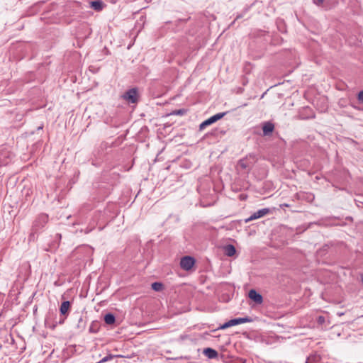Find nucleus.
Segmentation results:
<instances>
[{
  "label": "nucleus",
  "instance_id": "nucleus-6",
  "mask_svg": "<svg viewBox=\"0 0 363 363\" xmlns=\"http://www.w3.org/2000/svg\"><path fill=\"white\" fill-rule=\"evenodd\" d=\"M274 130V125L269 121L265 122L262 125L263 135L264 136L269 135Z\"/></svg>",
  "mask_w": 363,
  "mask_h": 363
},
{
  "label": "nucleus",
  "instance_id": "nucleus-12",
  "mask_svg": "<svg viewBox=\"0 0 363 363\" xmlns=\"http://www.w3.org/2000/svg\"><path fill=\"white\" fill-rule=\"evenodd\" d=\"M115 316L111 313H108L104 316V321L108 325H111L115 323Z\"/></svg>",
  "mask_w": 363,
  "mask_h": 363
},
{
  "label": "nucleus",
  "instance_id": "nucleus-17",
  "mask_svg": "<svg viewBox=\"0 0 363 363\" xmlns=\"http://www.w3.org/2000/svg\"><path fill=\"white\" fill-rule=\"evenodd\" d=\"M77 327L78 329H79L81 330H84L86 327V323L82 316H80L78 320V323H77Z\"/></svg>",
  "mask_w": 363,
  "mask_h": 363
},
{
  "label": "nucleus",
  "instance_id": "nucleus-15",
  "mask_svg": "<svg viewBox=\"0 0 363 363\" xmlns=\"http://www.w3.org/2000/svg\"><path fill=\"white\" fill-rule=\"evenodd\" d=\"M313 1L318 6H321L325 9H330L328 4H326L325 0H313Z\"/></svg>",
  "mask_w": 363,
  "mask_h": 363
},
{
  "label": "nucleus",
  "instance_id": "nucleus-4",
  "mask_svg": "<svg viewBox=\"0 0 363 363\" xmlns=\"http://www.w3.org/2000/svg\"><path fill=\"white\" fill-rule=\"evenodd\" d=\"M195 264V259L190 256H185L180 261L181 267L186 270H190Z\"/></svg>",
  "mask_w": 363,
  "mask_h": 363
},
{
  "label": "nucleus",
  "instance_id": "nucleus-23",
  "mask_svg": "<svg viewBox=\"0 0 363 363\" xmlns=\"http://www.w3.org/2000/svg\"><path fill=\"white\" fill-rule=\"evenodd\" d=\"M89 330L90 332H94V328H92L91 327L89 328Z\"/></svg>",
  "mask_w": 363,
  "mask_h": 363
},
{
  "label": "nucleus",
  "instance_id": "nucleus-5",
  "mask_svg": "<svg viewBox=\"0 0 363 363\" xmlns=\"http://www.w3.org/2000/svg\"><path fill=\"white\" fill-rule=\"evenodd\" d=\"M270 212V210L269 208H262L257 212L254 213L251 216H250L248 218L245 219V223H249L250 221H252L255 219H258L259 218H262L267 214H268Z\"/></svg>",
  "mask_w": 363,
  "mask_h": 363
},
{
  "label": "nucleus",
  "instance_id": "nucleus-18",
  "mask_svg": "<svg viewBox=\"0 0 363 363\" xmlns=\"http://www.w3.org/2000/svg\"><path fill=\"white\" fill-rule=\"evenodd\" d=\"M162 284L160 282H154L152 284V289L155 291H160L162 289Z\"/></svg>",
  "mask_w": 363,
  "mask_h": 363
},
{
  "label": "nucleus",
  "instance_id": "nucleus-3",
  "mask_svg": "<svg viewBox=\"0 0 363 363\" xmlns=\"http://www.w3.org/2000/svg\"><path fill=\"white\" fill-rule=\"evenodd\" d=\"M123 99L128 101L129 103L135 104L138 101V90L135 88H133L127 91L123 95Z\"/></svg>",
  "mask_w": 363,
  "mask_h": 363
},
{
  "label": "nucleus",
  "instance_id": "nucleus-16",
  "mask_svg": "<svg viewBox=\"0 0 363 363\" xmlns=\"http://www.w3.org/2000/svg\"><path fill=\"white\" fill-rule=\"evenodd\" d=\"M121 355L108 354L104 357L99 363H104L113 359L114 357H121Z\"/></svg>",
  "mask_w": 363,
  "mask_h": 363
},
{
  "label": "nucleus",
  "instance_id": "nucleus-9",
  "mask_svg": "<svg viewBox=\"0 0 363 363\" xmlns=\"http://www.w3.org/2000/svg\"><path fill=\"white\" fill-rule=\"evenodd\" d=\"M70 306L71 303L69 301L62 302L60 308L61 314L64 315H67L70 308Z\"/></svg>",
  "mask_w": 363,
  "mask_h": 363
},
{
  "label": "nucleus",
  "instance_id": "nucleus-10",
  "mask_svg": "<svg viewBox=\"0 0 363 363\" xmlns=\"http://www.w3.org/2000/svg\"><path fill=\"white\" fill-rule=\"evenodd\" d=\"M236 252V250L235 247L232 245H228L225 247V254L227 256L232 257Z\"/></svg>",
  "mask_w": 363,
  "mask_h": 363
},
{
  "label": "nucleus",
  "instance_id": "nucleus-24",
  "mask_svg": "<svg viewBox=\"0 0 363 363\" xmlns=\"http://www.w3.org/2000/svg\"><path fill=\"white\" fill-rule=\"evenodd\" d=\"M63 322H64V320H60V323L62 324V323H63Z\"/></svg>",
  "mask_w": 363,
  "mask_h": 363
},
{
  "label": "nucleus",
  "instance_id": "nucleus-14",
  "mask_svg": "<svg viewBox=\"0 0 363 363\" xmlns=\"http://www.w3.org/2000/svg\"><path fill=\"white\" fill-rule=\"evenodd\" d=\"M91 8L96 11H100L102 9V3L99 1H91Z\"/></svg>",
  "mask_w": 363,
  "mask_h": 363
},
{
  "label": "nucleus",
  "instance_id": "nucleus-21",
  "mask_svg": "<svg viewBox=\"0 0 363 363\" xmlns=\"http://www.w3.org/2000/svg\"><path fill=\"white\" fill-rule=\"evenodd\" d=\"M318 322L320 324L325 322V318L323 316H319L318 318Z\"/></svg>",
  "mask_w": 363,
  "mask_h": 363
},
{
  "label": "nucleus",
  "instance_id": "nucleus-8",
  "mask_svg": "<svg viewBox=\"0 0 363 363\" xmlns=\"http://www.w3.org/2000/svg\"><path fill=\"white\" fill-rule=\"evenodd\" d=\"M203 354L209 359H216L218 356V353L214 349L207 347L203 350Z\"/></svg>",
  "mask_w": 363,
  "mask_h": 363
},
{
  "label": "nucleus",
  "instance_id": "nucleus-2",
  "mask_svg": "<svg viewBox=\"0 0 363 363\" xmlns=\"http://www.w3.org/2000/svg\"><path fill=\"white\" fill-rule=\"evenodd\" d=\"M225 114H226L225 112L218 113L210 117L209 118L204 121L203 122H202L200 124L199 129L200 130L204 129L208 125H210L213 124V123L216 122L217 121L221 119Z\"/></svg>",
  "mask_w": 363,
  "mask_h": 363
},
{
  "label": "nucleus",
  "instance_id": "nucleus-11",
  "mask_svg": "<svg viewBox=\"0 0 363 363\" xmlns=\"http://www.w3.org/2000/svg\"><path fill=\"white\" fill-rule=\"evenodd\" d=\"M48 221V216L45 214H42L39 216L38 219L35 221V226H38L39 223H40V225H43Z\"/></svg>",
  "mask_w": 363,
  "mask_h": 363
},
{
  "label": "nucleus",
  "instance_id": "nucleus-13",
  "mask_svg": "<svg viewBox=\"0 0 363 363\" xmlns=\"http://www.w3.org/2000/svg\"><path fill=\"white\" fill-rule=\"evenodd\" d=\"M238 166L240 168L245 169L250 167V164L247 159H242L238 162Z\"/></svg>",
  "mask_w": 363,
  "mask_h": 363
},
{
  "label": "nucleus",
  "instance_id": "nucleus-22",
  "mask_svg": "<svg viewBox=\"0 0 363 363\" xmlns=\"http://www.w3.org/2000/svg\"><path fill=\"white\" fill-rule=\"evenodd\" d=\"M89 330L90 332H94V328H92L91 327L89 328Z\"/></svg>",
  "mask_w": 363,
  "mask_h": 363
},
{
  "label": "nucleus",
  "instance_id": "nucleus-7",
  "mask_svg": "<svg viewBox=\"0 0 363 363\" xmlns=\"http://www.w3.org/2000/svg\"><path fill=\"white\" fill-rule=\"evenodd\" d=\"M249 298L256 303H262L263 298L261 294H258L255 289H251L248 294Z\"/></svg>",
  "mask_w": 363,
  "mask_h": 363
},
{
  "label": "nucleus",
  "instance_id": "nucleus-1",
  "mask_svg": "<svg viewBox=\"0 0 363 363\" xmlns=\"http://www.w3.org/2000/svg\"><path fill=\"white\" fill-rule=\"evenodd\" d=\"M251 321V319L248 317L245 318H234L228 320V322L225 323L223 325H220L218 329V330H225L228 328L235 326L239 324H242L245 323H249Z\"/></svg>",
  "mask_w": 363,
  "mask_h": 363
},
{
  "label": "nucleus",
  "instance_id": "nucleus-20",
  "mask_svg": "<svg viewBox=\"0 0 363 363\" xmlns=\"http://www.w3.org/2000/svg\"><path fill=\"white\" fill-rule=\"evenodd\" d=\"M358 100L363 102V91L359 92Z\"/></svg>",
  "mask_w": 363,
  "mask_h": 363
},
{
  "label": "nucleus",
  "instance_id": "nucleus-19",
  "mask_svg": "<svg viewBox=\"0 0 363 363\" xmlns=\"http://www.w3.org/2000/svg\"><path fill=\"white\" fill-rule=\"evenodd\" d=\"M325 2L329 8H330L336 4V0H325Z\"/></svg>",
  "mask_w": 363,
  "mask_h": 363
}]
</instances>
